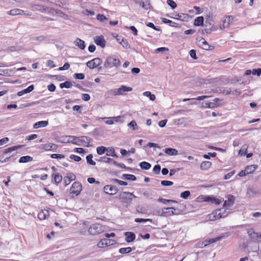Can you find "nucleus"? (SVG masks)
<instances>
[{
	"mask_svg": "<svg viewBox=\"0 0 261 261\" xmlns=\"http://www.w3.org/2000/svg\"><path fill=\"white\" fill-rule=\"evenodd\" d=\"M123 176L125 177V179L127 180H129L132 181H135L136 180V176L132 174H124Z\"/></svg>",
	"mask_w": 261,
	"mask_h": 261,
	"instance_id": "nucleus-50",
	"label": "nucleus"
},
{
	"mask_svg": "<svg viewBox=\"0 0 261 261\" xmlns=\"http://www.w3.org/2000/svg\"><path fill=\"white\" fill-rule=\"evenodd\" d=\"M162 21L163 22L165 23H168L169 24V25L171 27H178V23L175 22H173L172 21V20H169V19H167L165 18H162Z\"/></svg>",
	"mask_w": 261,
	"mask_h": 261,
	"instance_id": "nucleus-32",
	"label": "nucleus"
},
{
	"mask_svg": "<svg viewBox=\"0 0 261 261\" xmlns=\"http://www.w3.org/2000/svg\"><path fill=\"white\" fill-rule=\"evenodd\" d=\"M79 140L83 143V144L86 146H89L91 143L90 139L87 136H81L79 138Z\"/></svg>",
	"mask_w": 261,
	"mask_h": 261,
	"instance_id": "nucleus-27",
	"label": "nucleus"
},
{
	"mask_svg": "<svg viewBox=\"0 0 261 261\" xmlns=\"http://www.w3.org/2000/svg\"><path fill=\"white\" fill-rule=\"evenodd\" d=\"M252 73L253 75H257L259 76L261 74V69H253Z\"/></svg>",
	"mask_w": 261,
	"mask_h": 261,
	"instance_id": "nucleus-64",
	"label": "nucleus"
},
{
	"mask_svg": "<svg viewBox=\"0 0 261 261\" xmlns=\"http://www.w3.org/2000/svg\"><path fill=\"white\" fill-rule=\"evenodd\" d=\"M34 89V86L33 85H31L29 86L27 88L24 89L20 91L17 92V95L18 96H21L24 94L29 93L32 91Z\"/></svg>",
	"mask_w": 261,
	"mask_h": 261,
	"instance_id": "nucleus-19",
	"label": "nucleus"
},
{
	"mask_svg": "<svg viewBox=\"0 0 261 261\" xmlns=\"http://www.w3.org/2000/svg\"><path fill=\"white\" fill-rule=\"evenodd\" d=\"M234 198L233 196H229L228 199L226 200L224 202V207L226 208L232 206L234 203Z\"/></svg>",
	"mask_w": 261,
	"mask_h": 261,
	"instance_id": "nucleus-21",
	"label": "nucleus"
},
{
	"mask_svg": "<svg viewBox=\"0 0 261 261\" xmlns=\"http://www.w3.org/2000/svg\"><path fill=\"white\" fill-rule=\"evenodd\" d=\"M82 190V185L80 181L74 182L70 188V193L75 195L76 196L79 195Z\"/></svg>",
	"mask_w": 261,
	"mask_h": 261,
	"instance_id": "nucleus-4",
	"label": "nucleus"
},
{
	"mask_svg": "<svg viewBox=\"0 0 261 261\" xmlns=\"http://www.w3.org/2000/svg\"><path fill=\"white\" fill-rule=\"evenodd\" d=\"M120 44L125 48H130V45L126 39H121V41L120 42Z\"/></svg>",
	"mask_w": 261,
	"mask_h": 261,
	"instance_id": "nucleus-49",
	"label": "nucleus"
},
{
	"mask_svg": "<svg viewBox=\"0 0 261 261\" xmlns=\"http://www.w3.org/2000/svg\"><path fill=\"white\" fill-rule=\"evenodd\" d=\"M72 84L71 82L66 81L64 83H61L60 84V87L61 88H70L72 86Z\"/></svg>",
	"mask_w": 261,
	"mask_h": 261,
	"instance_id": "nucleus-40",
	"label": "nucleus"
},
{
	"mask_svg": "<svg viewBox=\"0 0 261 261\" xmlns=\"http://www.w3.org/2000/svg\"><path fill=\"white\" fill-rule=\"evenodd\" d=\"M76 176L74 173L71 172L67 173L63 179L64 186H68L71 183L72 181L74 180Z\"/></svg>",
	"mask_w": 261,
	"mask_h": 261,
	"instance_id": "nucleus-10",
	"label": "nucleus"
},
{
	"mask_svg": "<svg viewBox=\"0 0 261 261\" xmlns=\"http://www.w3.org/2000/svg\"><path fill=\"white\" fill-rule=\"evenodd\" d=\"M53 175L54 176V182L56 184H58L61 182L62 176L59 173H54Z\"/></svg>",
	"mask_w": 261,
	"mask_h": 261,
	"instance_id": "nucleus-33",
	"label": "nucleus"
},
{
	"mask_svg": "<svg viewBox=\"0 0 261 261\" xmlns=\"http://www.w3.org/2000/svg\"><path fill=\"white\" fill-rule=\"evenodd\" d=\"M233 19L234 17L231 15L227 16L226 18L223 21L222 27H221V28L225 29L228 27L230 24L232 22Z\"/></svg>",
	"mask_w": 261,
	"mask_h": 261,
	"instance_id": "nucleus-14",
	"label": "nucleus"
},
{
	"mask_svg": "<svg viewBox=\"0 0 261 261\" xmlns=\"http://www.w3.org/2000/svg\"><path fill=\"white\" fill-rule=\"evenodd\" d=\"M257 168V166L255 165H251L247 166L244 170H242L238 174L240 177L245 176L253 172Z\"/></svg>",
	"mask_w": 261,
	"mask_h": 261,
	"instance_id": "nucleus-5",
	"label": "nucleus"
},
{
	"mask_svg": "<svg viewBox=\"0 0 261 261\" xmlns=\"http://www.w3.org/2000/svg\"><path fill=\"white\" fill-rule=\"evenodd\" d=\"M158 201L160 202L163 203L164 204H166L167 202H174L176 203L177 201L173 200H169V199H165L162 198H160L158 199Z\"/></svg>",
	"mask_w": 261,
	"mask_h": 261,
	"instance_id": "nucleus-55",
	"label": "nucleus"
},
{
	"mask_svg": "<svg viewBox=\"0 0 261 261\" xmlns=\"http://www.w3.org/2000/svg\"><path fill=\"white\" fill-rule=\"evenodd\" d=\"M9 141V139L8 137H4L0 139V146L6 145Z\"/></svg>",
	"mask_w": 261,
	"mask_h": 261,
	"instance_id": "nucleus-57",
	"label": "nucleus"
},
{
	"mask_svg": "<svg viewBox=\"0 0 261 261\" xmlns=\"http://www.w3.org/2000/svg\"><path fill=\"white\" fill-rule=\"evenodd\" d=\"M33 160V158L29 155L21 156L19 160V162L21 163H27Z\"/></svg>",
	"mask_w": 261,
	"mask_h": 261,
	"instance_id": "nucleus-35",
	"label": "nucleus"
},
{
	"mask_svg": "<svg viewBox=\"0 0 261 261\" xmlns=\"http://www.w3.org/2000/svg\"><path fill=\"white\" fill-rule=\"evenodd\" d=\"M161 170V166L159 165H156L154 166L153 171L155 174H159Z\"/></svg>",
	"mask_w": 261,
	"mask_h": 261,
	"instance_id": "nucleus-63",
	"label": "nucleus"
},
{
	"mask_svg": "<svg viewBox=\"0 0 261 261\" xmlns=\"http://www.w3.org/2000/svg\"><path fill=\"white\" fill-rule=\"evenodd\" d=\"M248 235L250 238L255 241H258V233L254 232L253 230L250 229L248 231Z\"/></svg>",
	"mask_w": 261,
	"mask_h": 261,
	"instance_id": "nucleus-29",
	"label": "nucleus"
},
{
	"mask_svg": "<svg viewBox=\"0 0 261 261\" xmlns=\"http://www.w3.org/2000/svg\"><path fill=\"white\" fill-rule=\"evenodd\" d=\"M139 166L142 169L148 170L151 168V164L146 162H142L140 163Z\"/></svg>",
	"mask_w": 261,
	"mask_h": 261,
	"instance_id": "nucleus-37",
	"label": "nucleus"
},
{
	"mask_svg": "<svg viewBox=\"0 0 261 261\" xmlns=\"http://www.w3.org/2000/svg\"><path fill=\"white\" fill-rule=\"evenodd\" d=\"M165 152L169 155H176L178 154V151L176 149L171 148H166Z\"/></svg>",
	"mask_w": 261,
	"mask_h": 261,
	"instance_id": "nucleus-31",
	"label": "nucleus"
},
{
	"mask_svg": "<svg viewBox=\"0 0 261 261\" xmlns=\"http://www.w3.org/2000/svg\"><path fill=\"white\" fill-rule=\"evenodd\" d=\"M204 18L202 16H199L196 18L194 20V25L196 26H202L203 24Z\"/></svg>",
	"mask_w": 261,
	"mask_h": 261,
	"instance_id": "nucleus-34",
	"label": "nucleus"
},
{
	"mask_svg": "<svg viewBox=\"0 0 261 261\" xmlns=\"http://www.w3.org/2000/svg\"><path fill=\"white\" fill-rule=\"evenodd\" d=\"M190 57L194 60H196L197 59V57L196 56V51L195 49H191L190 51Z\"/></svg>",
	"mask_w": 261,
	"mask_h": 261,
	"instance_id": "nucleus-61",
	"label": "nucleus"
},
{
	"mask_svg": "<svg viewBox=\"0 0 261 261\" xmlns=\"http://www.w3.org/2000/svg\"><path fill=\"white\" fill-rule=\"evenodd\" d=\"M73 76L75 79L78 80H84L85 79V74L84 73H74Z\"/></svg>",
	"mask_w": 261,
	"mask_h": 261,
	"instance_id": "nucleus-56",
	"label": "nucleus"
},
{
	"mask_svg": "<svg viewBox=\"0 0 261 261\" xmlns=\"http://www.w3.org/2000/svg\"><path fill=\"white\" fill-rule=\"evenodd\" d=\"M176 209L174 207H167L162 208L160 216L167 217L176 214L175 213Z\"/></svg>",
	"mask_w": 261,
	"mask_h": 261,
	"instance_id": "nucleus-8",
	"label": "nucleus"
},
{
	"mask_svg": "<svg viewBox=\"0 0 261 261\" xmlns=\"http://www.w3.org/2000/svg\"><path fill=\"white\" fill-rule=\"evenodd\" d=\"M135 197L136 196L132 193L130 192H124L120 194V198L122 199H128L132 200L133 198Z\"/></svg>",
	"mask_w": 261,
	"mask_h": 261,
	"instance_id": "nucleus-18",
	"label": "nucleus"
},
{
	"mask_svg": "<svg viewBox=\"0 0 261 261\" xmlns=\"http://www.w3.org/2000/svg\"><path fill=\"white\" fill-rule=\"evenodd\" d=\"M108 94L111 95H119L118 89H112L108 91Z\"/></svg>",
	"mask_w": 261,
	"mask_h": 261,
	"instance_id": "nucleus-48",
	"label": "nucleus"
},
{
	"mask_svg": "<svg viewBox=\"0 0 261 261\" xmlns=\"http://www.w3.org/2000/svg\"><path fill=\"white\" fill-rule=\"evenodd\" d=\"M203 201L211 202L213 203H215L216 205H219L222 202L221 199L210 196H204L203 197Z\"/></svg>",
	"mask_w": 261,
	"mask_h": 261,
	"instance_id": "nucleus-12",
	"label": "nucleus"
},
{
	"mask_svg": "<svg viewBox=\"0 0 261 261\" xmlns=\"http://www.w3.org/2000/svg\"><path fill=\"white\" fill-rule=\"evenodd\" d=\"M191 195V193L189 191H185L180 194V197L184 199H187Z\"/></svg>",
	"mask_w": 261,
	"mask_h": 261,
	"instance_id": "nucleus-51",
	"label": "nucleus"
},
{
	"mask_svg": "<svg viewBox=\"0 0 261 261\" xmlns=\"http://www.w3.org/2000/svg\"><path fill=\"white\" fill-rule=\"evenodd\" d=\"M212 164L209 161H204L200 165V168L202 170H207L210 168Z\"/></svg>",
	"mask_w": 261,
	"mask_h": 261,
	"instance_id": "nucleus-36",
	"label": "nucleus"
},
{
	"mask_svg": "<svg viewBox=\"0 0 261 261\" xmlns=\"http://www.w3.org/2000/svg\"><path fill=\"white\" fill-rule=\"evenodd\" d=\"M198 45L201 48L205 50H212L214 48L213 46L209 45L207 41L203 38H201L198 41Z\"/></svg>",
	"mask_w": 261,
	"mask_h": 261,
	"instance_id": "nucleus-9",
	"label": "nucleus"
},
{
	"mask_svg": "<svg viewBox=\"0 0 261 261\" xmlns=\"http://www.w3.org/2000/svg\"><path fill=\"white\" fill-rule=\"evenodd\" d=\"M24 13V11L19 9H14L9 12L10 15H21Z\"/></svg>",
	"mask_w": 261,
	"mask_h": 261,
	"instance_id": "nucleus-30",
	"label": "nucleus"
},
{
	"mask_svg": "<svg viewBox=\"0 0 261 261\" xmlns=\"http://www.w3.org/2000/svg\"><path fill=\"white\" fill-rule=\"evenodd\" d=\"M132 90L131 87L122 85L118 88V92L120 95H124L125 92L131 91Z\"/></svg>",
	"mask_w": 261,
	"mask_h": 261,
	"instance_id": "nucleus-26",
	"label": "nucleus"
},
{
	"mask_svg": "<svg viewBox=\"0 0 261 261\" xmlns=\"http://www.w3.org/2000/svg\"><path fill=\"white\" fill-rule=\"evenodd\" d=\"M50 157L53 159H62L65 158L64 155L61 154H52Z\"/></svg>",
	"mask_w": 261,
	"mask_h": 261,
	"instance_id": "nucleus-59",
	"label": "nucleus"
},
{
	"mask_svg": "<svg viewBox=\"0 0 261 261\" xmlns=\"http://www.w3.org/2000/svg\"><path fill=\"white\" fill-rule=\"evenodd\" d=\"M112 181L113 182H115L121 186H126L127 185V183L122 180H119L118 179H112Z\"/></svg>",
	"mask_w": 261,
	"mask_h": 261,
	"instance_id": "nucleus-54",
	"label": "nucleus"
},
{
	"mask_svg": "<svg viewBox=\"0 0 261 261\" xmlns=\"http://www.w3.org/2000/svg\"><path fill=\"white\" fill-rule=\"evenodd\" d=\"M248 146L246 145H244L242 146L239 150V155L240 156H244L246 154Z\"/></svg>",
	"mask_w": 261,
	"mask_h": 261,
	"instance_id": "nucleus-39",
	"label": "nucleus"
},
{
	"mask_svg": "<svg viewBox=\"0 0 261 261\" xmlns=\"http://www.w3.org/2000/svg\"><path fill=\"white\" fill-rule=\"evenodd\" d=\"M174 16H171V18L180 20L181 21H185L188 18V15L184 13L180 14H173Z\"/></svg>",
	"mask_w": 261,
	"mask_h": 261,
	"instance_id": "nucleus-17",
	"label": "nucleus"
},
{
	"mask_svg": "<svg viewBox=\"0 0 261 261\" xmlns=\"http://www.w3.org/2000/svg\"><path fill=\"white\" fill-rule=\"evenodd\" d=\"M167 3L172 9H175L177 7L176 3L173 0H167Z\"/></svg>",
	"mask_w": 261,
	"mask_h": 261,
	"instance_id": "nucleus-52",
	"label": "nucleus"
},
{
	"mask_svg": "<svg viewBox=\"0 0 261 261\" xmlns=\"http://www.w3.org/2000/svg\"><path fill=\"white\" fill-rule=\"evenodd\" d=\"M221 93L225 95L234 94V92L232 90V88H226L223 91H222Z\"/></svg>",
	"mask_w": 261,
	"mask_h": 261,
	"instance_id": "nucleus-44",
	"label": "nucleus"
},
{
	"mask_svg": "<svg viewBox=\"0 0 261 261\" xmlns=\"http://www.w3.org/2000/svg\"><path fill=\"white\" fill-rule=\"evenodd\" d=\"M125 236V241L127 243H130L133 242L136 238V236L135 233L132 232H126L124 233Z\"/></svg>",
	"mask_w": 261,
	"mask_h": 261,
	"instance_id": "nucleus-20",
	"label": "nucleus"
},
{
	"mask_svg": "<svg viewBox=\"0 0 261 261\" xmlns=\"http://www.w3.org/2000/svg\"><path fill=\"white\" fill-rule=\"evenodd\" d=\"M107 152L106 153V154L108 156H117L115 153L114 149L112 147L108 148V150H107Z\"/></svg>",
	"mask_w": 261,
	"mask_h": 261,
	"instance_id": "nucleus-46",
	"label": "nucleus"
},
{
	"mask_svg": "<svg viewBox=\"0 0 261 261\" xmlns=\"http://www.w3.org/2000/svg\"><path fill=\"white\" fill-rule=\"evenodd\" d=\"M40 148L45 151H49L56 150L57 148V146L55 144L48 143L41 145Z\"/></svg>",
	"mask_w": 261,
	"mask_h": 261,
	"instance_id": "nucleus-15",
	"label": "nucleus"
},
{
	"mask_svg": "<svg viewBox=\"0 0 261 261\" xmlns=\"http://www.w3.org/2000/svg\"><path fill=\"white\" fill-rule=\"evenodd\" d=\"M143 95L144 96L149 97L150 100L153 101L155 99V96L154 94H152L150 91H146L143 92Z\"/></svg>",
	"mask_w": 261,
	"mask_h": 261,
	"instance_id": "nucleus-43",
	"label": "nucleus"
},
{
	"mask_svg": "<svg viewBox=\"0 0 261 261\" xmlns=\"http://www.w3.org/2000/svg\"><path fill=\"white\" fill-rule=\"evenodd\" d=\"M128 126L133 130L137 129V124L135 121L133 120L128 124Z\"/></svg>",
	"mask_w": 261,
	"mask_h": 261,
	"instance_id": "nucleus-53",
	"label": "nucleus"
},
{
	"mask_svg": "<svg viewBox=\"0 0 261 261\" xmlns=\"http://www.w3.org/2000/svg\"><path fill=\"white\" fill-rule=\"evenodd\" d=\"M102 63V60L100 58H96L93 60L88 61L86 65L90 69H94L97 67Z\"/></svg>",
	"mask_w": 261,
	"mask_h": 261,
	"instance_id": "nucleus-7",
	"label": "nucleus"
},
{
	"mask_svg": "<svg viewBox=\"0 0 261 261\" xmlns=\"http://www.w3.org/2000/svg\"><path fill=\"white\" fill-rule=\"evenodd\" d=\"M107 150L108 148L104 146H99L96 149L97 153L99 155L103 154Z\"/></svg>",
	"mask_w": 261,
	"mask_h": 261,
	"instance_id": "nucleus-45",
	"label": "nucleus"
},
{
	"mask_svg": "<svg viewBox=\"0 0 261 261\" xmlns=\"http://www.w3.org/2000/svg\"><path fill=\"white\" fill-rule=\"evenodd\" d=\"M48 9V8L47 7H45L44 6L41 5H34L32 6V10L33 11H39L42 13H45L47 12V10Z\"/></svg>",
	"mask_w": 261,
	"mask_h": 261,
	"instance_id": "nucleus-16",
	"label": "nucleus"
},
{
	"mask_svg": "<svg viewBox=\"0 0 261 261\" xmlns=\"http://www.w3.org/2000/svg\"><path fill=\"white\" fill-rule=\"evenodd\" d=\"M116 243V241L113 239H101L97 244L99 248H103L112 245Z\"/></svg>",
	"mask_w": 261,
	"mask_h": 261,
	"instance_id": "nucleus-6",
	"label": "nucleus"
},
{
	"mask_svg": "<svg viewBox=\"0 0 261 261\" xmlns=\"http://www.w3.org/2000/svg\"><path fill=\"white\" fill-rule=\"evenodd\" d=\"M96 18L98 20L103 21L105 20H108V18L103 14H98L97 15Z\"/></svg>",
	"mask_w": 261,
	"mask_h": 261,
	"instance_id": "nucleus-60",
	"label": "nucleus"
},
{
	"mask_svg": "<svg viewBox=\"0 0 261 261\" xmlns=\"http://www.w3.org/2000/svg\"><path fill=\"white\" fill-rule=\"evenodd\" d=\"M93 155L91 154L88 155L86 156L87 162L88 164L91 165H95V162L92 160Z\"/></svg>",
	"mask_w": 261,
	"mask_h": 261,
	"instance_id": "nucleus-47",
	"label": "nucleus"
},
{
	"mask_svg": "<svg viewBox=\"0 0 261 261\" xmlns=\"http://www.w3.org/2000/svg\"><path fill=\"white\" fill-rule=\"evenodd\" d=\"M145 24L148 27H150L152 29H153V30H156V31H160V29L157 27H156L154 24L152 22H145Z\"/></svg>",
	"mask_w": 261,
	"mask_h": 261,
	"instance_id": "nucleus-58",
	"label": "nucleus"
},
{
	"mask_svg": "<svg viewBox=\"0 0 261 261\" xmlns=\"http://www.w3.org/2000/svg\"><path fill=\"white\" fill-rule=\"evenodd\" d=\"M22 147V145H17L7 148L4 150L3 153L4 154H6L9 153H11L12 152H13L14 151L18 150V149L21 148Z\"/></svg>",
	"mask_w": 261,
	"mask_h": 261,
	"instance_id": "nucleus-22",
	"label": "nucleus"
},
{
	"mask_svg": "<svg viewBox=\"0 0 261 261\" xmlns=\"http://www.w3.org/2000/svg\"><path fill=\"white\" fill-rule=\"evenodd\" d=\"M94 41L96 44L104 48L106 46V41L102 35L96 36L94 37Z\"/></svg>",
	"mask_w": 261,
	"mask_h": 261,
	"instance_id": "nucleus-11",
	"label": "nucleus"
},
{
	"mask_svg": "<svg viewBox=\"0 0 261 261\" xmlns=\"http://www.w3.org/2000/svg\"><path fill=\"white\" fill-rule=\"evenodd\" d=\"M121 65V62L119 59L113 57H108L103 64L105 68L118 67Z\"/></svg>",
	"mask_w": 261,
	"mask_h": 261,
	"instance_id": "nucleus-1",
	"label": "nucleus"
},
{
	"mask_svg": "<svg viewBox=\"0 0 261 261\" xmlns=\"http://www.w3.org/2000/svg\"><path fill=\"white\" fill-rule=\"evenodd\" d=\"M74 44L75 46H77L82 50H83L85 48L86 46L85 42L80 38L76 39V40L74 41Z\"/></svg>",
	"mask_w": 261,
	"mask_h": 261,
	"instance_id": "nucleus-23",
	"label": "nucleus"
},
{
	"mask_svg": "<svg viewBox=\"0 0 261 261\" xmlns=\"http://www.w3.org/2000/svg\"><path fill=\"white\" fill-rule=\"evenodd\" d=\"M132 251L131 247L121 248L119 249V252L121 254H126Z\"/></svg>",
	"mask_w": 261,
	"mask_h": 261,
	"instance_id": "nucleus-41",
	"label": "nucleus"
},
{
	"mask_svg": "<svg viewBox=\"0 0 261 261\" xmlns=\"http://www.w3.org/2000/svg\"><path fill=\"white\" fill-rule=\"evenodd\" d=\"M49 216V212L46 210H43L38 214V217L40 220H44Z\"/></svg>",
	"mask_w": 261,
	"mask_h": 261,
	"instance_id": "nucleus-24",
	"label": "nucleus"
},
{
	"mask_svg": "<svg viewBox=\"0 0 261 261\" xmlns=\"http://www.w3.org/2000/svg\"><path fill=\"white\" fill-rule=\"evenodd\" d=\"M173 184L172 181L169 180H162L161 181V185L163 186H170Z\"/></svg>",
	"mask_w": 261,
	"mask_h": 261,
	"instance_id": "nucleus-62",
	"label": "nucleus"
},
{
	"mask_svg": "<svg viewBox=\"0 0 261 261\" xmlns=\"http://www.w3.org/2000/svg\"><path fill=\"white\" fill-rule=\"evenodd\" d=\"M136 3L139 4L142 8L146 10H148L150 8V4L148 3L147 0H137Z\"/></svg>",
	"mask_w": 261,
	"mask_h": 261,
	"instance_id": "nucleus-25",
	"label": "nucleus"
},
{
	"mask_svg": "<svg viewBox=\"0 0 261 261\" xmlns=\"http://www.w3.org/2000/svg\"><path fill=\"white\" fill-rule=\"evenodd\" d=\"M106 226L101 225L100 224H94L89 228L88 232L91 234L95 235L106 231Z\"/></svg>",
	"mask_w": 261,
	"mask_h": 261,
	"instance_id": "nucleus-2",
	"label": "nucleus"
},
{
	"mask_svg": "<svg viewBox=\"0 0 261 261\" xmlns=\"http://www.w3.org/2000/svg\"><path fill=\"white\" fill-rule=\"evenodd\" d=\"M104 191L107 194L113 195L117 193L118 189L115 186L112 185H106L104 187Z\"/></svg>",
	"mask_w": 261,
	"mask_h": 261,
	"instance_id": "nucleus-13",
	"label": "nucleus"
},
{
	"mask_svg": "<svg viewBox=\"0 0 261 261\" xmlns=\"http://www.w3.org/2000/svg\"><path fill=\"white\" fill-rule=\"evenodd\" d=\"M221 239V237H217L214 239H211L208 240H206L204 241V246H205L209 244L213 243L214 242H217L219 241Z\"/></svg>",
	"mask_w": 261,
	"mask_h": 261,
	"instance_id": "nucleus-42",
	"label": "nucleus"
},
{
	"mask_svg": "<svg viewBox=\"0 0 261 261\" xmlns=\"http://www.w3.org/2000/svg\"><path fill=\"white\" fill-rule=\"evenodd\" d=\"M227 215V213H226L225 210H217L208 215V217L210 220L214 221L219 218H224Z\"/></svg>",
	"mask_w": 261,
	"mask_h": 261,
	"instance_id": "nucleus-3",
	"label": "nucleus"
},
{
	"mask_svg": "<svg viewBox=\"0 0 261 261\" xmlns=\"http://www.w3.org/2000/svg\"><path fill=\"white\" fill-rule=\"evenodd\" d=\"M48 124L47 121H40L35 123L33 125L34 129H37L40 127H45Z\"/></svg>",
	"mask_w": 261,
	"mask_h": 261,
	"instance_id": "nucleus-28",
	"label": "nucleus"
},
{
	"mask_svg": "<svg viewBox=\"0 0 261 261\" xmlns=\"http://www.w3.org/2000/svg\"><path fill=\"white\" fill-rule=\"evenodd\" d=\"M51 1H54L55 4L61 8H63L67 5V3L64 0H51Z\"/></svg>",
	"mask_w": 261,
	"mask_h": 261,
	"instance_id": "nucleus-38",
	"label": "nucleus"
}]
</instances>
